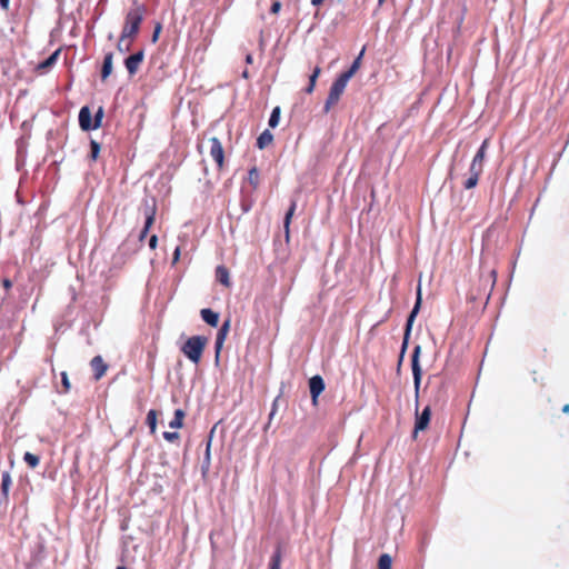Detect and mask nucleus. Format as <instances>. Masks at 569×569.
Returning a JSON list of instances; mask_svg holds the SVG:
<instances>
[{"instance_id":"f257e3e1","label":"nucleus","mask_w":569,"mask_h":569,"mask_svg":"<svg viewBox=\"0 0 569 569\" xmlns=\"http://www.w3.org/2000/svg\"><path fill=\"white\" fill-rule=\"evenodd\" d=\"M421 352V347L416 346L411 356V369L413 375V385H415V393H416V401L418 402V396H419V389L421 383V377H422V370L419 363V357ZM431 419V408L430 406L425 407V409L419 412L418 411V405L416 406V421H415V429H413V438L417 437V433L419 431H425Z\"/></svg>"},{"instance_id":"f03ea898","label":"nucleus","mask_w":569,"mask_h":569,"mask_svg":"<svg viewBox=\"0 0 569 569\" xmlns=\"http://www.w3.org/2000/svg\"><path fill=\"white\" fill-rule=\"evenodd\" d=\"M144 12V6L139 3H134V7L127 12L122 32L117 43L118 50H121V43H123L126 39H130L131 41L136 39L143 21Z\"/></svg>"},{"instance_id":"7ed1b4c3","label":"nucleus","mask_w":569,"mask_h":569,"mask_svg":"<svg viewBox=\"0 0 569 569\" xmlns=\"http://www.w3.org/2000/svg\"><path fill=\"white\" fill-rule=\"evenodd\" d=\"M208 345L204 336H192L181 346V352L194 365H199Z\"/></svg>"},{"instance_id":"20e7f679","label":"nucleus","mask_w":569,"mask_h":569,"mask_svg":"<svg viewBox=\"0 0 569 569\" xmlns=\"http://www.w3.org/2000/svg\"><path fill=\"white\" fill-rule=\"evenodd\" d=\"M348 81L349 80L341 74L333 81L323 107L326 113H328L331 110V108L339 102L340 97L342 96Z\"/></svg>"},{"instance_id":"39448f33","label":"nucleus","mask_w":569,"mask_h":569,"mask_svg":"<svg viewBox=\"0 0 569 569\" xmlns=\"http://www.w3.org/2000/svg\"><path fill=\"white\" fill-rule=\"evenodd\" d=\"M156 213H157V206L154 199L151 200V203H149L148 200L143 202V214L146 217L144 226L139 234V240L143 241L146 237L148 236V232L156 220Z\"/></svg>"},{"instance_id":"423d86ee","label":"nucleus","mask_w":569,"mask_h":569,"mask_svg":"<svg viewBox=\"0 0 569 569\" xmlns=\"http://www.w3.org/2000/svg\"><path fill=\"white\" fill-rule=\"evenodd\" d=\"M210 143V156L214 160L218 170H222L224 167V150L221 141L217 137L209 139Z\"/></svg>"},{"instance_id":"0eeeda50","label":"nucleus","mask_w":569,"mask_h":569,"mask_svg":"<svg viewBox=\"0 0 569 569\" xmlns=\"http://www.w3.org/2000/svg\"><path fill=\"white\" fill-rule=\"evenodd\" d=\"M483 172V166L471 161L469 167V177L462 182L465 189L470 190L477 187L480 176Z\"/></svg>"},{"instance_id":"6e6552de","label":"nucleus","mask_w":569,"mask_h":569,"mask_svg":"<svg viewBox=\"0 0 569 569\" xmlns=\"http://www.w3.org/2000/svg\"><path fill=\"white\" fill-rule=\"evenodd\" d=\"M420 305H421V288H420V286H418V289H417V300H416L413 309L411 310V312H410V315H409V317L407 319L405 339H403V343H402V352L407 348L408 337L410 335L413 320H415V318H416V316H417V313H418V311L420 309Z\"/></svg>"},{"instance_id":"1a4fd4ad","label":"nucleus","mask_w":569,"mask_h":569,"mask_svg":"<svg viewBox=\"0 0 569 569\" xmlns=\"http://www.w3.org/2000/svg\"><path fill=\"white\" fill-rule=\"evenodd\" d=\"M143 59H144V52H143V50H140V51L129 56L124 60L126 69L128 70L130 76H134L138 72L141 63L143 62Z\"/></svg>"},{"instance_id":"9d476101","label":"nucleus","mask_w":569,"mask_h":569,"mask_svg":"<svg viewBox=\"0 0 569 569\" xmlns=\"http://www.w3.org/2000/svg\"><path fill=\"white\" fill-rule=\"evenodd\" d=\"M309 389L312 398V403L317 405L318 397L325 390V381L320 376H313L309 380Z\"/></svg>"},{"instance_id":"9b49d317","label":"nucleus","mask_w":569,"mask_h":569,"mask_svg":"<svg viewBox=\"0 0 569 569\" xmlns=\"http://www.w3.org/2000/svg\"><path fill=\"white\" fill-rule=\"evenodd\" d=\"M79 126L83 131L94 130L96 126L92 120L89 107H82L79 112Z\"/></svg>"},{"instance_id":"f8f14e48","label":"nucleus","mask_w":569,"mask_h":569,"mask_svg":"<svg viewBox=\"0 0 569 569\" xmlns=\"http://www.w3.org/2000/svg\"><path fill=\"white\" fill-rule=\"evenodd\" d=\"M90 366L93 371L94 380H100L106 375L108 369V366L101 356L93 357L90 361Z\"/></svg>"},{"instance_id":"ddd939ff","label":"nucleus","mask_w":569,"mask_h":569,"mask_svg":"<svg viewBox=\"0 0 569 569\" xmlns=\"http://www.w3.org/2000/svg\"><path fill=\"white\" fill-rule=\"evenodd\" d=\"M296 209H297V201L292 200L288 211L286 212L284 219H283V229H284L286 242L290 241V223H291L292 217H293V214L296 212Z\"/></svg>"},{"instance_id":"4468645a","label":"nucleus","mask_w":569,"mask_h":569,"mask_svg":"<svg viewBox=\"0 0 569 569\" xmlns=\"http://www.w3.org/2000/svg\"><path fill=\"white\" fill-rule=\"evenodd\" d=\"M113 53L108 52L104 54L102 68H101V80L104 81L112 73Z\"/></svg>"},{"instance_id":"2eb2a0df","label":"nucleus","mask_w":569,"mask_h":569,"mask_svg":"<svg viewBox=\"0 0 569 569\" xmlns=\"http://www.w3.org/2000/svg\"><path fill=\"white\" fill-rule=\"evenodd\" d=\"M202 320L211 327H217L219 323V313L214 312L209 308H204L200 311Z\"/></svg>"},{"instance_id":"dca6fc26","label":"nucleus","mask_w":569,"mask_h":569,"mask_svg":"<svg viewBox=\"0 0 569 569\" xmlns=\"http://www.w3.org/2000/svg\"><path fill=\"white\" fill-rule=\"evenodd\" d=\"M216 279L218 282H220L221 284H223L227 288H229L231 286L230 273H229L228 268H226L224 266H218L216 268Z\"/></svg>"},{"instance_id":"f3484780","label":"nucleus","mask_w":569,"mask_h":569,"mask_svg":"<svg viewBox=\"0 0 569 569\" xmlns=\"http://www.w3.org/2000/svg\"><path fill=\"white\" fill-rule=\"evenodd\" d=\"M281 563H282V550H281V546L278 545L269 560L268 569H281Z\"/></svg>"},{"instance_id":"a211bd4d","label":"nucleus","mask_w":569,"mask_h":569,"mask_svg":"<svg viewBox=\"0 0 569 569\" xmlns=\"http://www.w3.org/2000/svg\"><path fill=\"white\" fill-rule=\"evenodd\" d=\"M363 53H365V48H362L359 56L355 59V61L352 62L350 68L347 71L342 72L341 76H343L346 79L350 80L360 68Z\"/></svg>"},{"instance_id":"6ab92c4d","label":"nucleus","mask_w":569,"mask_h":569,"mask_svg":"<svg viewBox=\"0 0 569 569\" xmlns=\"http://www.w3.org/2000/svg\"><path fill=\"white\" fill-rule=\"evenodd\" d=\"M59 54H60V49L56 50L47 59H44L42 62H40L38 64L37 69L44 72L46 70H48L49 68H51V66H53L56 63Z\"/></svg>"},{"instance_id":"aec40b11","label":"nucleus","mask_w":569,"mask_h":569,"mask_svg":"<svg viewBox=\"0 0 569 569\" xmlns=\"http://www.w3.org/2000/svg\"><path fill=\"white\" fill-rule=\"evenodd\" d=\"M488 147L489 139H485L480 148L478 149L477 153L475 154L472 161L476 163H481L483 166Z\"/></svg>"},{"instance_id":"412c9836","label":"nucleus","mask_w":569,"mask_h":569,"mask_svg":"<svg viewBox=\"0 0 569 569\" xmlns=\"http://www.w3.org/2000/svg\"><path fill=\"white\" fill-rule=\"evenodd\" d=\"M186 417V412L182 409H177L174 411L173 419L169 422V427L172 429H180L183 427V420Z\"/></svg>"},{"instance_id":"4be33fe9","label":"nucleus","mask_w":569,"mask_h":569,"mask_svg":"<svg viewBox=\"0 0 569 569\" xmlns=\"http://www.w3.org/2000/svg\"><path fill=\"white\" fill-rule=\"evenodd\" d=\"M272 140L273 136L268 130H264L257 139V147L259 149H263L269 146Z\"/></svg>"},{"instance_id":"5701e85b","label":"nucleus","mask_w":569,"mask_h":569,"mask_svg":"<svg viewBox=\"0 0 569 569\" xmlns=\"http://www.w3.org/2000/svg\"><path fill=\"white\" fill-rule=\"evenodd\" d=\"M321 72V68L320 67H316L313 69V72L311 73L310 78H309V86L306 88V92L307 93H312L313 90H315V87H316V82H317V79L319 77Z\"/></svg>"},{"instance_id":"b1692460","label":"nucleus","mask_w":569,"mask_h":569,"mask_svg":"<svg viewBox=\"0 0 569 569\" xmlns=\"http://www.w3.org/2000/svg\"><path fill=\"white\" fill-rule=\"evenodd\" d=\"M248 182L256 189L260 182V174L256 167L251 168L248 172Z\"/></svg>"},{"instance_id":"393cba45","label":"nucleus","mask_w":569,"mask_h":569,"mask_svg":"<svg viewBox=\"0 0 569 569\" xmlns=\"http://www.w3.org/2000/svg\"><path fill=\"white\" fill-rule=\"evenodd\" d=\"M11 476L8 471L2 473L1 491L4 497H8L9 489L11 486Z\"/></svg>"},{"instance_id":"a878e982","label":"nucleus","mask_w":569,"mask_h":569,"mask_svg":"<svg viewBox=\"0 0 569 569\" xmlns=\"http://www.w3.org/2000/svg\"><path fill=\"white\" fill-rule=\"evenodd\" d=\"M392 559L388 553H382L378 559V569H391Z\"/></svg>"},{"instance_id":"bb28decb","label":"nucleus","mask_w":569,"mask_h":569,"mask_svg":"<svg viewBox=\"0 0 569 569\" xmlns=\"http://www.w3.org/2000/svg\"><path fill=\"white\" fill-rule=\"evenodd\" d=\"M147 423L150 428V432L154 433L157 429V411L151 409L147 415Z\"/></svg>"},{"instance_id":"cd10ccee","label":"nucleus","mask_w":569,"mask_h":569,"mask_svg":"<svg viewBox=\"0 0 569 569\" xmlns=\"http://www.w3.org/2000/svg\"><path fill=\"white\" fill-rule=\"evenodd\" d=\"M280 112H281L280 107L273 108V110L270 114V118H269V126L271 128H274L278 126L279 119H280Z\"/></svg>"},{"instance_id":"c85d7f7f","label":"nucleus","mask_w":569,"mask_h":569,"mask_svg":"<svg viewBox=\"0 0 569 569\" xmlns=\"http://www.w3.org/2000/svg\"><path fill=\"white\" fill-rule=\"evenodd\" d=\"M230 323H231L230 319H227V320L222 323V326L220 327V329H219V331H218V333H217V337H216V338H218V339H222V340H226L227 335H228V332H229V330H230Z\"/></svg>"},{"instance_id":"c756f323","label":"nucleus","mask_w":569,"mask_h":569,"mask_svg":"<svg viewBox=\"0 0 569 569\" xmlns=\"http://www.w3.org/2000/svg\"><path fill=\"white\" fill-rule=\"evenodd\" d=\"M23 460L31 468H36L39 465V461H40L39 457L33 455V453H31V452H26L24 456H23Z\"/></svg>"},{"instance_id":"7c9ffc66","label":"nucleus","mask_w":569,"mask_h":569,"mask_svg":"<svg viewBox=\"0 0 569 569\" xmlns=\"http://www.w3.org/2000/svg\"><path fill=\"white\" fill-rule=\"evenodd\" d=\"M90 147H91V159L92 160H97L98 156H99V152H100V144L94 141V140H91L90 142Z\"/></svg>"},{"instance_id":"2f4dec72","label":"nucleus","mask_w":569,"mask_h":569,"mask_svg":"<svg viewBox=\"0 0 569 569\" xmlns=\"http://www.w3.org/2000/svg\"><path fill=\"white\" fill-rule=\"evenodd\" d=\"M103 108L102 107H99V109L97 110L96 114H94V119H93V123L96 126V129H98L100 126H101V122H102V119H103Z\"/></svg>"},{"instance_id":"473e14b6","label":"nucleus","mask_w":569,"mask_h":569,"mask_svg":"<svg viewBox=\"0 0 569 569\" xmlns=\"http://www.w3.org/2000/svg\"><path fill=\"white\" fill-rule=\"evenodd\" d=\"M163 438L169 442H176L180 439V435L178 432L166 431L163 432Z\"/></svg>"},{"instance_id":"72a5a7b5","label":"nucleus","mask_w":569,"mask_h":569,"mask_svg":"<svg viewBox=\"0 0 569 569\" xmlns=\"http://www.w3.org/2000/svg\"><path fill=\"white\" fill-rule=\"evenodd\" d=\"M61 380H62V385L64 387V392H67L70 388V382H69L68 373L66 371L61 372Z\"/></svg>"},{"instance_id":"f704fd0d","label":"nucleus","mask_w":569,"mask_h":569,"mask_svg":"<svg viewBox=\"0 0 569 569\" xmlns=\"http://www.w3.org/2000/svg\"><path fill=\"white\" fill-rule=\"evenodd\" d=\"M281 7H282L281 2L279 0H274L271 4L270 12L272 14H277L281 10Z\"/></svg>"},{"instance_id":"c9c22d12","label":"nucleus","mask_w":569,"mask_h":569,"mask_svg":"<svg viewBox=\"0 0 569 569\" xmlns=\"http://www.w3.org/2000/svg\"><path fill=\"white\" fill-rule=\"evenodd\" d=\"M224 340L216 338L214 349H216V359H219L220 351L222 349Z\"/></svg>"},{"instance_id":"e433bc0d","label":"nucleus","mask_w":569,"mask_h":569,"mask_svg":"<svg viewBox=\"0 0 569 569\" xmlns=\"http://www.w3.org/2000/svg\"><path fill=\"white\" fill-rule=\"evenodd\" d=\"M157 243H158V237L156 234H152L149 239L150 249L154 250L157 248Z\"/></svg>"},{"instance_id":"4c0bfd02","label":"nucleus","mask_w":569,"mask_h":569,"mask_svg":"<svg viewBox=\"0 0 569 569\" xmlns=\"http://www.w3.org/2000/svg\"><path fill=\"white\" fill-rule=\"evenodd\" d=\"M161 31V24L158 23L154 28L153 34H152V41L156 42L158 40L159 33Z\"/></svg>"},{"instance_id":"58836bf2","label":"nucleus","mask_w":569,"mask_h":569,"mask_svg":"<svg viewBox=\"0 0 569 569\" xmlns=\"http://www.w3.org/2000/svg\"><path fill=\"white\" fill-rule=\"evenodd\" d=\"M210 446H211V440L208 441L207 443V449H206V462L209 465L210 463Z\"/></svg>"},{"instance_id":"ea45409f","label":"nucleus","mask_w":569,"mask_h":569,"mask_svg":"<svg viewBox=\"0 0 569 569\" xmlns=\"http://www.w3.org/2000/svg\"><path fill=\"white\" fill-rule=\"evenodd\" d=\"M179 258H180V247H177L174 252H173L172 263L178 262Z\"/></svg>"},{"instance_id":"a19ab883","label":"nucleus","mask_w":569,"mask_h":569,"mask_svg":"<svg viewBox=\"0 0 569 569\" xmlns=\"http://www.w3.org/2000/svg\"><path fill=\"white\" fill-rule=\"evenodd\" d=\"M10 0H0V7L3 10H8Z\"/></svg>"},{"instance_id":"79ce46f5","label":"nucleus","mask_w":569,"mask_h":569,"mask_svg":"<svg viewBox=\"0 0 569 569\" xmlns=\"http://www.w3.org/2000/svg\"><path fill=\"white\" fill-rule=\"evenodd\" d=\"M325 0H311V4L315 7H319L323 3Z\"/></svg>"},{"instance_id":"37998d69","label":"nucleus","mask_w":569,"mask_h":569,"mask_svg":"<svg viewBox=\"0 0 569 569\" xmlns=\"http://www.w3.org/2000/svg\"><path fill=\"white\" fill-rule=\"evenodd\" d=\"M3 286H4V288L9 289V288H11L12 282L9 279H4L3 280Z\"/></svg>"},{"instance_id":"c03bdc74","label":"nucleus","mask_w":569,"mask_h":569,"mask_svg":"<svg viewBox=\"0 0 569 569\" xmlns=\"http://www.w3.org/2000/svg\"><path fill=\"white\" fill-rule=\"evenodd\" d=\"M130 49V43H128L126 47L123 46V43H121V50H119L120 52H126V51H129Z\"/></svg>"},{"instance_id":"a18cd8bd","label":"nucleus","mask_w":569,"mask_h":569,"mask_svg":"<svg viewBox=\"0 0 569 569\" xmlns=\"http://www.w3.org/2000/svg\"><path fill=\"white\" fill-rule=\"evenodd\" d=\"M252 61H253L252 56H251V54H247V57H246V62H247V63H252Z\"/></svg>"},{"instance_id":"49530a36","label":"nucleus","mask_w":569,"mask_h":569,"mask_svg":"<svg viewBox=\"0 0 569 569\" xmlns=\"http://www.w3.org/2000/svg\"><path fill=\"white\" fill-rule=\"evenodd\" d=\"M562 412L569 413V405L568 403L562 407Z\"/></svg>"},{"instance_id":"de8ad7c7","label":"nucleus","mask_w":569,"mask_h":569,"mask_svg":"<svg viewBox=\"0 0 569 569\" xmlns=\"http://www.w3.org/2000/svg\"><path fill=\"white\" fill-rule=\"evenodd\" d=\"M274 411H276V408L273 407V410L270 412V416H269L270 419L273 417Z\"/></svg>"},{"instance_id":"09e8293b","label":"nucleus","mask_w":569,"mask_h":569,"mask_svg":"<svg viewBox=\"0 0 569 569\" xmlns=\"http://www.w3.org/2000/svg\"><path fill=\"white\" fill-rule=\"evenodd\" d=\"M242 77L248 78V71H243Z\"/></svg>"},{"instance_id":"8fccbe9b","label":"nucleus","mask_w":569,"mask_h":569,"mask_svg":"<svg viewBox=\"0 0 569 569\" xmlns=\"http://www.w3.org/2000/svg\"><path fill=\"white\" fill-rule=\"evenodd\" d=\"M61 329V326H56V331H59Z\"/></svg>"},{"instance_id":"3c124183","label":"nucleus","mask_w":569,"mask_h":569,"mask_svg":"<svg viewBox=\"0 0 569 569\" xmlns=\"http://www.w3.org/2000/svg\"><path fill=\"white\" fill-rule=\"evenodd\" d=\"M117 569H128V568L123 567V566H120V567H117Z\"/></svg>"},{"instance_id":"603ef678","label":"nucleus","mask_w":569,"mask_h":569,"mask_svg":"<svg viewBox=\"0 0 569 569\" xmlns=\"http://www.w3.org/2000/svg\"><path fill=\"white\" fill-rule=\"evenodd\" d=\"M386 0H378L379 4L381 6Z\"/></svg>"}]
</instances>
